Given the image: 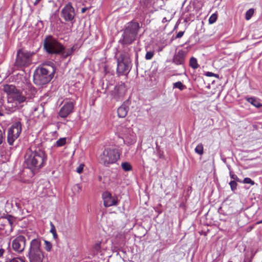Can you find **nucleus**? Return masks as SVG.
<instances>
[{"label": "nucleus", "mask_w": 262, "mask_h": 262, "mask_svg": "<svg viewBox=\"0 0 262 262\" xmlns=\"http://www.w3.org/2000/svg\"><path fill=\"white\" fill-rule=\"evenodd\" d=\"M216 19H217V14L214 13V14H212L210 17H209V24H213L214 23H215L216 20Z\"/></svg>", "instance_id": "31"}, {"label": "nucleus", "mask_w": 262, "mask_h": 262, "mask_svg": "<svg viewBox=\"0 0 262 262\" xmlns=\"http://www.w3.org/2000/svg\"><path fill=\"white\" fill-rule=\"evenodd\" d=\"M129 135H125V139L127 142V144L130 145L133 144L136 142L135 135L131 130H129Z\"/></svg>", "instance_id": "17"}, {"label": "nucleus", "mask_w": 262, "mask_h": 262, "mask_svg": "<svg viewBox=\"0 0 262 262\" xmlns=\"http://www.w3.org/2000/svg\"><path fill=\"white\" fill-rule=\"evenodd\" d=\"M84 165L83 164H80L76 169V171L78 173H81L83 170Z\"/></svg>", "instance_id": "37"}, {"label": "nucleus", "mask_w": 262, "mask_h": 262, "mask_svg": "<svg viewBox=\"0 0 262 262\" xmlns=\"http://www.w3.org/2000/svg\"><path fill=\"white\" fill-rule=\"evenodd\" d=\"M4 140V136L2 130L0 129V144H1Z\"/></svg>", "instance_id": "41"}, {"label": "nucleus", "mask_w": 262, "mask_h": 262, "mask_svg": "<svg viewBox=\"0 0 262 262\" xmlns=\"http://www.w3.org/2000/svg\"><path fill=\"white\" fill-rule=\"evenodd\" d=\"M130 55L127 53H122L117 59V72L120 74L128 73L131 69Z\"/></svg>", "instance_id": "7"}, {"label": "nucleus", "mask_w": 262, "mask_h": 262, "mask_svg": "<svg viewBox=\"0 0 262 262\" xmlns=\"http://www.w3.org/2000/svg\"><path fill=\"white\" fill-rule=\"evenodd\" d=\"M101 243V242H98L94 245L93 249L95 251L97 252L100 250Z\"/></svg>", "instance_id": "34"}, {"label": "nucleus", "mask_w": 262, "mask_h": 262, "mask_svg": "<svg viewBox=\"0 0 262 262\" xmlns=\"http://www.w3.org/2000/svg\"><path fill=\"white\" fill-rule=\"evenodd\" d=\"M33 53L19 50L17 51L15 66L17 68H22L29 66L32 62Z\"/></svg>", "instance_id": "8"}, {"label": "nucleus", "mask_w": 262, "mask_h": 262, "mask_svg": "<svg viewBox=\"0 0 262 262\" xmlns=\"http://www.w3.org/2000/svg\"><path fill=\"white\" fill-rule=\"evenodd\" d=\"M46 51L50 54H59L64 49V47L52 35L47 36L43 41Z\"/></svg>", "instance_id": "5"}, {"label": "nucleus", "mask_w": 262, "mask_h": 262, "mask_svg": "<svg viewBox=\"0 0 262 262\" xmlns=\"http://www.w3.org/2000/svg\"><path fill=\"white\" fill-rule=\"evenodd\" d=\"M229 185L231 187V189L232 191H234L237 188V184L236 183V181H231L229 182Z\"/></svg>", "instance_id": "32"}, {"label": "nucleus", "mask_w": 262, "mask_h": 262, "mask_svg": "<svg viewBox=\"0 0 262 262\" xmlns=\"http://www.w3.org/2000/svg\"><path fill=\"white\" fill-rule=\"evenodd\" d=\"M184 33V31H180L177 34V35L176 36V38H180L182 37L183 36Z\"/></svg>", "instance_id": "40"}, {"label": "nucleus", "mask_w": 262, "mask_h": 262, "mask_svg": "<svg viewBox=\"0 0 262 262\" xmlns=\"http://www.w3.org/2000/svg\"><path fill=\"white\" fill-rule=\"evenodd\" d=\"M254 13V9H250L248 10L245 14V18L246 20H249L252 16L253 15Z\"/></svg>", "instance_id": "29"}, {"label": "nucleus", "mask_w": 262, "mask_h": 262, "mask_svg": "<svg viewBox=\"0 0 262 262\" xmlns=\"http://www.w3.org/2000/svg\"><path fill=\"white\" fill-rule=\"evenodd\" d=\"M52 248V244L50 242L45 240V250L49 252L51 250Z\"/></svg>", "instance_id": "30"}, {"label": "nucleus", "mask_w": 262, "mask_h": 262, "mask_svg": "<svg viewBox=\"0 0 262 262\" xmlns=\"http://www.w3.org/2000/svg\"><path fill=\"white\" fill-rule=\"evenodd\" d=\"M189 66L193 69H196L199 67L197 60L194 57H191L189 61Z\"/></svg>", "instance_id": "22"}, {"label": "nucleus", "mask_w": 262, "mask_h": 262, "mask_svg": "<svg viewBox=\"0 0 262 262\" xmlns=\"http://www.w3.org/2000/svg\"><path fill=\"white\" fill-rule=\"evenodd\" d=\"M61 15L66 21H72L75 17L74 8L70 3L67 4L61 10Z\"/></svg>", "instance_id": "10"}, {"label": "nucleus", "mask_w": 262, "mask_h": 262, "mask_svg": "<svg viewBox=\"0 0 262 262\" xmlns=\"http://www.w3.org/2000/svg\"><path fill=\"white\" fill-rule=\"evenodd\" d=\"M86 10H87V8H82V9H81V13H84L86 11Z\"/></svg>", "instance_id": "44"}, {"label": "nucleus", "mask_w": 262, "mask_h": 262, "mask_svg": "<svg viewBox=\"0 0 262 262\" xmlns=\"http://www.w3.org/2000/svg\"><path fill=\"white\" fill-rule=\"evenodd\" d=\"M165 20L166 21L165 17L163 19V21H162L164 23V22H165Z\"/></svg>", "instance_id": "46"}, {"label": "nucleus", "mask_w": 262, "mask_h": 262, "mask_svg": "<svg viewBox=\"0 0 262 262\" xmlns=\"http://www.w3.org/2000/svg\"><path fill=\"white\" fill-rule=\"evenodd\" d=\"M13 99L17 101L18 103H20L26 101V97L23 94V92H16L13 96Z\"/></svg>", "instance_id": "18"}, {"label": "nucleus", "mask_w": 262, "mask_h": 262, "mask_svg": "<svg viewBox=\"0 0 262 262\" xmlns=\"http://www.w3.org/2000/svg\"><path fill=\"white\" fill-rule=\"evenodd\" d=\"M4 251V249H0V257H1L3 255Z\"/></svg>", "instance_id": "42"}, {"label": "nucleus", "mask_w": 262, "mask_h": 262, "mask_svg": "<svg viewBox=\"0 0 262 262\" xmlns=\"http://www.w3.org/2000/svg\"><path fill=\"white\" fill-rule=\"evenodd\" d=\"M76 46H73L72 47H71L70 49H68L66 50L65 49L63 50V51L60 54L61 55L62 57L63 58H67L69 56L73 54L75 50H76Z\"/></svg>", "instance_id": "19"}, {"label": "nucleus", "mask_w": 262, "mask_h": 262, "mask_svg": "<svg viewBox=\"0 0 262 262\" xmlns=\"http://www.w3.org/2000/svg\"><path fill=\"white\" fill-rule=\"evenodd\" d=\"M4 91L8 94H14V95L17 90L13 85L6 84L4 86Z\"/></svg>", "instance_id": "20"}, {"label": "nucleus", "mask_w": 262, "mask_h": 262, "mask_svg": "<svg viewBox=\"0 0 262 262\" xmlns=\"http://www.w3.org/2000/svg\"><path fill=\"white\" fill-rule=\"evenodd\" d=\"M6 219L7 220L10 225L12 226V224L14 222L13 218L11 216L8 215V216L6 217Z\"/></svg>", "instance_id": "39"}, {"label": "nucleus", "mask_w": 262, "mask_h": 262, "mask_svg": "<svg viewBox=\"0 0 262 262\" xmlns=\"http://www.w3.org/2000/svg\"><path fill=\"white\" fill-rule=\"evenodd\" d=\"M66 138H61L59 139L56 142V146L57 147L63 146L66 143Z\"/></svg>", "instance_id": "26"}, {"label": "nucleus", "mask_w": 262, "mask_h": 262, "mask_svg": "<svg viewBox=\"0 0 262 262\" xmlns=\"http://www.w3.org/2000/svg\"><path fill=\"white\" fill-rule=\"evenodd\" d=\"M40 1V0H35V2H34V5H35V6L37 5L39 3Z\"/></svg>", "instance_id": "43"}, {"label": "nucleus", "mask_w": 262, "mask_h": 262, "mask_svg": "<svg viewBox=\"0 0 262 262\" xmlns=\"http://www.w3.org/2000/svg\"><path fill=\"white\" fill-rule=\"evenodd\" d=\"M51 226L50 232L52 233L54 238L56 239L57 238V234L56 233V229L52 222L50 223Z\"/></svg>", "instance_id": "28"}, {"label": "nucleus", "mask_w": 262, "mask_h": 262, "mask_svg": "<svg viewBox=\"0 0 262 262\" xmlns=\"http://www.w3.org/2000/svg\"><path fill=\"white\" fill-rule=\"evenodd\" d=\"M55 71L53 66L43 65L38 67L34 73V83L38 85L48 83L53 77Z\"/></svg>", "instance_id": "2"}, {"label": "nucleus", "mask_w": 262, "mask_h": 262, "mask_svg": "<svg viewBox=\"0 0 262 262\" xmlns=\"http://www.w3.org/2000/svg\"><path fill=\"white\" fill-rule=\"evenodd\" d=\"M21 124L19 121L14 123L8 128L7 142L10 145H13L14 141L19 137L21 132Z\"/></svg>", "instance_id": "9"}, {"label": "nucleus", "mask_w": 262, "mask_h": 262, "mask_svg": "<svg viewBox=\"0 0 262 262\" xmlns=\"http://www.w3.org/2000/svg\"><path fill=\"white\" fill-rule=\"evenodd\" d=\"M125 93V89L123 85H116L111 91V95L116 100L122 98Z\"/></svg>", "instance_id": "14"}, {"label": "nucleus", "mask_w": 262, "mask_h": 262, "mask_svg": "<svg viewBox=\"0 0 262 262\" xmlns=\"http://www.w3.org/2000/svg\"><path fill=\"white\" fill-rule=\"evenodd\" d=\"M75 103L72 101L66 102L61 107L58 115L63 118L67 117L70 114L74 111Z\"/></svg>", "instance_id": "12"}, {"label": "nucleus", "mask_w": 262, "mask_h": 262, "mask_svg": "<svg viewBox=\"0 0 262 262\" xmlns=\"http://www.w3.org/2000/svg\"><path fill=\"white\" fill-rule=\"evenodd\" d=\"M28 257L30 262H42L44 254L41 249V241L39 238H34L31 241Z\"/></svg>", "instance_id": "3"}, {"label": "nucleus", "mask_w": 262, "mask_h": 262, "mask_svg": "<svg viewBox=\"0 0 262 262\" xmlns=\"http://www.w3.org/2000/svg\"><path fill=\"white\" fill-rule=\"evenodd\" d=\"M230 176L231 178L233 180V181L242 182V181L239 179L237 176L235 174L232 173L231 172H230Z\"/></svg>", "instance_id": "36"}, {"label": "nucleus", "mask_w": 262, "mask_h": 262, "mask_svg": "<svg viewBox=\"0 0 262 262\" xmlns=\"http://www.w3.org/2000/svg\"><path fill=\"white\" fill-rule=\"evenodd\" d=\"M129 107L125 104H122L117 110L118 117L124 118L127 114Z\"/></svg>", "instance_id": "16"}, {"label": "nucleus", "mask_w": 262, "mask_h": 262, "mask_svg": "<svg viewBox=\"0 0 262 262\" xmlns=\"http://www.w3.org/2000/svg\"><path fill=\"white\" fill-rule=\"evenodd\" d=\"M154 55V53L152 51L147 52L146 53V55H145V59L146 60H150L152 58Z\"/></svg>", "instance_id": "35"}, {"label": "nucleus", "mask_w": 262, "mask_h": 262, "mask_svg": "<svg viewBox=\"0 0 262 262\" xmlns=\"http://www.w3.org/2000/svg\"><path fill=\"white\" fill-rule=\"evenodd\" d=\"M120 158L118 150L115 148H106L99 157V162L105 166L116 163Z\"/></svg>", "instance_id": "6"}, {"label": "nucleus", "mask_w": 262, "mask_h": 262, "mask_svg": "<svg viewBox=\"0 0 262 262\" xmlns=\"http://www.w3.org/2000/svg\"><path fill=\"white\" fill-rule=\"evenodd\" d=\"M258 224H262V220L258 222Z\"/></svg>", "instance_id": "45"}, {"label": "nucleus", "mask_w": 262, "mask_h": 262, "mask_svg": "<svg viewBox=\"0 0 262 262\" xmlns=\"http://www.w3.org/2000/svg\"><path fill=\"white\" fill-rule=\"evenodd\" d=\"M121 166L122 169L126 171L131 170L132 168L131 165L128 162L122 163L121 164Z\"/></svg>", "instance_id": "27"}, {"label": "nucleus", "mask_w": 262, "mask_h": 262, "mask_svg": "<svg viewBox=\"0 0 262 262\" xmlns=\"http://www.w3.org/2000/svg\"><path fill=\"white\" fill-rule=\"evenodd\" d=\"M187 52L183 50H180L176 53L172 59V62L176 65H182L185 61Z\"/></svg>", "instance_id": "15"}, {"label": "nucleus", "mask_w": 262, "mask_h": 262, "mask_svg": "<svg viewBox=\"0 0 262 262\" xmlns=\"http://www.w3.org/2000/svg\"><path fill=\"white\" fill-rule=\"evenodd\" d=\"M47 155L43 148L33 145L27 150L25 155V162L27 167L32 171L37 170L45 165Z\"/></svg>", "instance_id": "1"}, {"label": "nucleus", "mask_w": 262, "mask_h": 262, "mask_svg": "<svg viewBox=\"0 0 262 262\" xmlns=\"http://www.w3.org/2000/svg\"><path fill=\"white\" fill-rule=\"evenodd\" d=\"M173 88H178L182 91L186 88V86L183 85L181 81H178L173 83Z\"/></svg>", "instance_id": "25"}, {"label": "nucleus", "mask_w": 262, "mask_h": 262, "mask_svg": "<svg viewBox=\"0 0 262 262\" xmlns=\"http://www.w3.org/2000/svg\"><path fill=\"white\" fill-rule=\"evenodd\" d=\"M195 152L199 155H202L204 153L203 145L202 143L199 144L194 149Z\"/></svg>", "instance_id": "23"}, {"label": "nucleus", "mask_w": 262, "mask_h": 262, "mask_svg": "<svg viewBox=\"0 0 262 262\" xmlns=\"http://www.w3.org/2000/svg\"><path fill=\"white\" fill-rule=\"evenodd\" d=\"M26 238L23 235L16 237L12 242V246L13 250L18 253L24 251L26 246Z\"/></svg>", "instance_id": "11"}, {"label": "nucleus", "mask_w": 262, "mask_h": 262, "mask_svg": "<svg viewBox=\"0 0 262 262\" xmlns=\"http://www.w3.org/2000/svg\"><path fill=\"white\" fill-rule=\"evenodd\" d=\"M242 183L244 184H250L251 185L255 184V182L249 178H245L242 181Z\"/></svg>", "instance_id": "33"}, {"label": "nucleus", "mask_w": 262, "mask_h": 262, "mask_svg": "<svg viewBox=\"0 0 262 262\" xmlns=\"http://www.w3.org/2000/svg\"><path fill=\"white\" fill-rule=\"evenodd\" d=\"M247 100L251 103L254 106L258 108L262 106V105L257 101L255 98L250 97L247 99Z\"/></svg>", "instance_id": "21"}, {"label": "nucleus", "mask_w": 262, "mask_h": 262, "mask_svg": "<svg viewBox=\"0 0 262 262\" xmlns=\"http://www.w3.org/2000/svg\"><path fill=\"white\" fill-rule=\"evenodd\" d=\"M8 261L6 262H25V260L24 258L20 257L10 258L7 257Z\"/></svg>", "instance_id": "24"}, {"label": "nucleus", "mask_w": 262, "mask_h": 262, "mask_svg": "<svg viewBox=\"0 0 262 262\" xmlns=\"http://www.w3.org/2000/svg\"><path fill=\"white\" fill-rule=\"evenodd\" d=\"M139 28V23L131 22L125 29L122 34V38L120 40V42L123 45L131 44L135 40Z\"/></svg>", "instance_id": "4"}, {"label": "nucleus", "mask_w": 262, "mask_h": 262, "mask_svg": "<svg viewBox=\"0 0 262 262\" xmlns=\"http://www.w3.org/2000/svg\"><path fill=\"white\" fill-rule=\"evenodd\" d=\"M103 199L104 206L106 207L118 205V199L114 197L108 192H105L103 193Z\"/></svg>", "instance_id": "13"}, {"label": "nucleus", "mask_w": 262, "mask_h": 262, "mask_svg": "<svg viewBox=\"0 0 262 262\" xmlns=\"http://www.w3.org/2000/svg\"><path fill=\"white\" fill-rule=\"evenodd\" d=\"M205 75L208 76V77H212V76H213V77H215L219 78V75L214 74V73H213L210 72H206V74H205Z\"/></svg>", "instance_id": "38"}]
</instances>
